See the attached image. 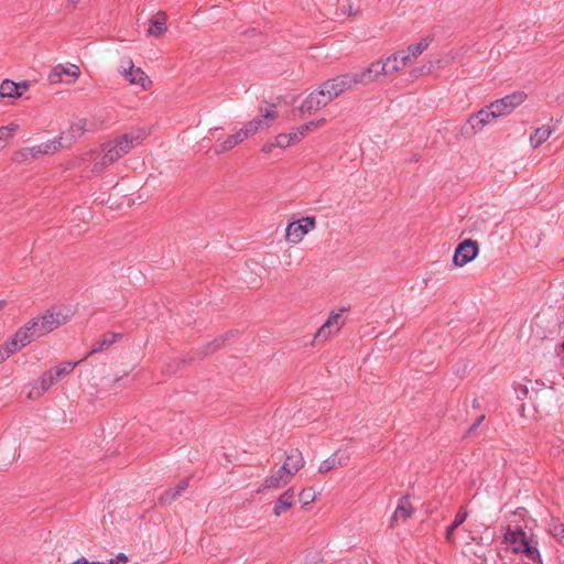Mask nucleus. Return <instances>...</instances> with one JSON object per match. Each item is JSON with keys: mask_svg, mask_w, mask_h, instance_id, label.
<instances>
[{"mask_svg": "<svg viewBox=\"0 0 564 564\" xmlns=\"http://www.w3.org/2000/svg\"><path fill=\"white\" fill-rule=\"evenodd\" d=\"M41 337L37 334L35 326H33L32 319L28 322L23 327H21L12 338L9 339L10 343H14L17 347V351L21 350L24 346L33 341L35 338Z\"/></svg>", "mask_w": 564, "mask_h": 564, "instance_id": "2eb2a0df", "label": "nucleus"}, {"mask_svg": "<svg viewBox=\"0 0 564 564\" xmlns=\"http://www.w3.org/2000/svg\"><path fill=\"white\" fill-rule=\"evenodd\" d=\"M288 137H289V141H290V144L294 143V142H299L300 141V138L299 135L296 134L295 131L293 132H290V133H286Z\"/></svg>", "mask_w": 564, "mask_h": 564, "instance_id": "8fccbe9b", "label": "nucleus"}, {"mask_svg": "<svg viewBox=\"0 0 564 564\" xmlns=\"http://www.w3.org/2000/svg\"><path fill=\"white\" fill-rule=\"evenodd\" d=\"M0 97L2 98H19L20 93L17 83L6 79L0 85Z\"/></svg>", "mask_w": 564, "mask_h": 564, "instance_id": "cd10ccee", "label": "nucleus"}, {"mask_svg": "<svg viewBox=\"0 0 564 564\" xmlns=\"http://www.w3.org/2000/svg\"><path fill=\"white\" fill-rule=\"evenodd\" d=\"M485 419V415H480L476 422L469 427V432H474L479 425L480 423L484 421Z\"/></svg>", "mask_w": 564, "mask_h": 564, "instance_id": "3c124183", "label": "nucleus"}, {"mask_svg": "<svg viewBox=\"0 0 564 564\" xmlns=\"http://www.w3.org/2000/svg\"><path fill=\"white\" fill-rule=\"evenodd\" d=\"M56 382L57 380L54 378L53 369H50L48 371L44 372L40 380L33 386L29 397H33V391L36 392V397H40Z\"/></svg>", "mask_w": 564, "mask_h": 564, "instance_id": "5701e85b", "label": "nucleus"}, {"mask_svg": "<svg viewBox=\"0 0 564 564\" xmlns=\"http://www.w3.org/2000/svg\"><path fill=\"white\" fill-rule=\"evenodd\" d=\"M338 466H343V462H337V456L332 455L321 463L318 471L325 474Z\"/></svg>", "mask_w": 564, "mask_h": 564, "instance_id": "f704fd0d", "label": "nucleus"}, {"mask_svg": "<svg viewBox=\"0 0 564 564\" xmlns=\"http://www.w3.org/2000/svg\"><path fill=\"white\" fill-rule=\"evenodd\" d=\"M30 155V148L23 149L14 154V161L24 162Z\"/></svg>", "mask_w": 564, "mask_h": 564, "instance_id": "37998d69", "label": "nucleus"}, {"mask_svg": "<svg viewBox=\"0 0 564 564\" xmlns=\"http://www.w3.org/2000/svg\"><path fill=\"white\" fill-rule=\"evenodd\" d=\"M118 73L131 85H139L142 89H147L152 83L140 67L134 66L132 58L129 56L121 58Z\"/></svg>", "mask_w": 564, "mask_h": 564, "instance_id": "7ed1b4c3", "label": "nucleus"}, {"mask_svg": "<svg viewBox=\"0 0 564 564\" xmlns=\"http://www.w3.org/2000/svg\"><path fill=\"white\" fill-rule=\"evenodd\" d=\"M68 8H75L79 0H66Z\"/></svg>", "mask_w": 564, "mask_h": 564, "instance_id": "864d4df0", "label": "nucleus"}, {"mask_svg": "<svg viewBox=\"0 0 564 564\" xmlns=\"http://www.w3.org/2000/svg\"><path fill=\"white\" fill-rule=\"evenodd\" d=\"M61 140H62V138L48 140L46 142H43L41 144L30 148V155L32 158H36L40 154H47V153L56 152L57 150H59L62 148Z\"/></svg>", "mask_w": 564, "mask_h": 564, "instance_id": "4be33fe9", "label": "nucleus"}, {"mask_svg": "<svg viewBox=\"0 0 564 564\" xmlns=\"http://www.w3.org/2000/svg\"><path fill=\"white\" fill-rule=\"evenodd\" d=\"M10 138V131L7 128H0V149L6 147L7 140Z\"/></svg>", "mask_w": 564, "mask_h": 564, "instance_id": "c03bdc74", "label": "nucleus"}, {"mask_svg": "<svg viewBox=\"0 0 564 564\" xmlns=\"http://www.w3.org/2000/svg\"><path fill=\"white\" fill-rule=\"evenodd\" d=\"M431 42L432 40L430 37H424L419 43L409 45L406 51L411 56L417 58L430 46Z\"/></svg>", "mask_w": 564, "mask_h": 564, "instance_id": "2f4dec72", "label": "nucleus"}, {"mask_svg": "<svg viewBox=\"0 0 564 564\" xmlns=\"http://www.w3.org/2000/svg\"><path fill=\"white\" fill-rule=\"evenodd\" d=\"M562 348H563V350H564V341H563V344H562Z\"/></svg>", "mask_w": 564, "mask_h": 564, "instance_id": "e2e57ef3", "label": "nucleus"}, {"mask_svg": "<svg viewBox=\"0 0 564 564\" xmlns=\"http://www.w3.org/2000/svg\"><path fill=\"white\" fill-rule=\"evenodd\" d=\"M524 560L522 564H543L541 554L535 545H530L522 553Z\"/></svg>", "mask_w": 564, "mask_h": 564, "instance_id": "c756f323", "label": "nucleus"}, {"mask_svg": "<svg viewBox=\"0 0 564 564\" xmlns=\"http://www.w3.org/2000/svg\"><path fill=\"white\" fill-rule=\"evenodd\" d=\"M17 352V347L14 343L6 341L2 346H0V364L8 359L11 355Z\"/></svg>", "mask_w": 564, "mask_h": 564, "instance_id": "c9c22d12", "label": "nucleus"}, {"mask_svg": "<svg viewBox=\"0 0 564 564\" xmlns=\"http://www.w3.org/2000/svg\"><path fill=\"white\" fill-rule=\"evenodd\" d=\"M356 85H368L370 83L381 82L383 78L389 77L383 58L371 63L368 67L359 73H351Z\"/></svg>", "mask_w": 564, "mask_h": 564, "instance_id": "423d86ee", "label": "nucleus"}, {"mask_svg": "<svg viewBox=\"0 0 564 564\" xmlns=\"http://www.w3.org/2000/svg\"><path fill=\"white\" fill-rule=\"evenodd\" d=\"M274 148H276V145H274V141L268 142L262 147L261 151L265 154H269L273 151Z\"/></svg>", "mask_w": 564, "mask_h": 564, "instance_id": "de8ad7c7", "label": "nucleus"}, {"mask_svg": "<svg viewBox=\"0 0 564 564\" xmlns=\"http://www.w3.org/2000/svg\"><path fill=\"white\" fill-rule=\"evenodd\" d=\"M122 337L120 333H107L102 336V339L97 341L88 352V356L94 355L96 352L108 349L111 345H113L118 339Z\"/></svg>", "mask_w": 564, "mask_h": 564, "instance_id": "393cba45", "label": "nucleus"}, {"mask_svg": "<svg viewBox=\"0 0 564 564\" xmlns=\"http://www.w3.org/2000/svg\"><path fill=\"white\" fill-rule=\"evenodd\" d=\"M498 118L499 117L494 113L490 106H486L478 112L470 115L467 120V124L469 126L471 133H478Z\"/></svg>", "mask_w": 564, "mask_h": 564, "instance_id": "9b49d317", "label": "nucleus"}, {"mask_svg": "<svg viewBox=\"0 0 564 564\" xmlns=\"http://www.w3.org/2000/svg\"><path fill=\"white\" fill-rule=\"evenodd\" d=\"M80 361H65L53 369L54 378L58 381L61 378L69 375Z\"/></svg>", "mask_w": 564, "mask_h": 564, "instance_id": "7c9ffc66", "label": "nucleus"}, {"mask_svg": "<svg viewBox=\"0 0 564 564\" xmlns=\"http://www.w3.org/2000/svg\"><path fill=\"white\" fill-rule=\"evenodd\" d=\"M144 139L142 131L135 133H126L102 144V155L94 163L91 171L99 173L108 165L115 163L120 158L129 153L134 147Z\"/></svg>", "mask_w": 564, "mask_h": 564, "instance_id": "f03ea898", "label": "nucleus"}, {"mask_svg": "<svg viewBox=\"0 0 564 564\" xmlns=\"http://www.w3.org/2000/svg\"><path fill=\"white\" fill-rule=\"evenodd\" d=\"M383 63L388 72V76H392L403 69L401 54L398 52L383 58Z\"/></svg>", "mask_w": 564, "mask_h": 564, "instance_id": "a878e982", "label": "nucleus"}, {"mask_svg": "<svg viewBox=\"0 0 564 564\" xmlns=\"http://www.w3.org/2000/svg\"><path fill=\"white\" fill-rule=\"evenodd\" d=\"M87 121L86 119H78L69 127L68 133L72 139L80 137L86 131Z\"/></svg>", "mask_w": 564, "mask_h": 564, "instance_id": "72a5a7b5", "label": "nucleus"}, {"mask_svg": "<svg viewBox=\"0 0 564 564\" xmlns=\"http://www.w3.org/2000/svg\"><path fill=\"white\" fill-rule=\"evenodd\" d=\"M294 498L295 494L292 488H289L280 495L273 508L274 516L280 517L282 513L288 511L294 505Z\"/></svg>", "mask_w": 564, "mask_h": 564, "instance_id": "412c9836", "label": "nucleus"}, {"mask_svg": "<svg viewBox=\"0 0 564 564\" xmlns=\"http://www.w3.org/2000/svg\"><path fill=\"white\" fill-rule=\"evenodd\" d=\"M235 139H237V141L240 143H242L245 140L251 138L253 135V133L251 132V130L249 129V127L247 126V123L240 128L239 130H237L235 133Z\"/></svg>", "mask_w": 564, "mask_h": 564, "instance_id": "4c0bfd02", "label": "nucleus"}, {"mask_svg": "<svg viewBox=\"0 0 564 564\" xmlns=\"http://www.w3.org/2000/svg\"><path fill=\"white\" fill-rule=\"evenodd\" d=\"M467 517H468V511L465 506H462L455 517V520L446 529L445 539L447 542H449V543L455 542L454 531L466 521Z\"/></svg>", "mask_w": 564, "mask_h": 564, "instance_id": "b1692460", "label": "nucleus"}, {"mask_svg": "<svg viewBox=\"0 0 564 564\" xmlns=\"http://www.w3.org/2000/svg\"><path fill=\"white\" fill-rule=\"evenodd\" d=\"M232 334L231 333H227L225 335H221L220 337L216 338L213 343H209L207 346H206V351H205V355L209 354V352H213L217 349H219L224 343L231 336Z\"/></svg>", "mask_w": 564, "mask_h": 564, "instance_id": "e433bc0d", "label": "nucleus"}, {"mask_svg": "<svg viewBox=\"0 0 564 564\" xmlns=\"http://www.w3.org/2000/svg\"><path fill=\"white\" fill-rule=\"evenodd\" d=\"M549 532L562 545H564V524L558 519L552 518L549 522Z\"/></svg>", "mask_w": 564, "mask_h": 564, "instance_id": "c85d7f7f", "label": "nucleus"}, {"mask_svg": "<svg viewBox=\"0 0 564 564\" xmlns=\"http://www.w3.org/2000/svg\"><path fill=\"white\" fill-rule=\"evenodd\" d=\"M316 227V218L306 216L291 221L285 229V239L293 245L301 242L304 236Z\"/></svg>", "mask_w": 564, "mask_h": 564, "instance_id": "20e7f679", "label": "nucleus"}, {"mask_svg": "<svg viewBox=\"0 0 564 564\" xmlns=\"http://www.w3.org/2000/svg\"><path fill=\"white\" fill-rule=\"evenodd\" d=\"M18 85V88H19V93H20V97L22 96V94L24 91H26L30 87V84L28 82H21V83H17Z\"/></svg>", "mask_w": 564, "mask_h": 564, "instance_id": "09e8293b", "label": "nucleus"}, {"mask_svg": "<svg viewBox=\"0 0 564 564\" xmlns=\"http://www.w3.org/2000/svg\"><path fill=\"white\" fill-rule=\"evenodd\" d=\"M2 306H3V304H2V302H0V310L2 308Z\"/></svg>", "mask_w": 564, "mask_h": 564, "instance_id": "680f3d73", "label": "nucleus"}, {"mask_svg": "<svg viewBox=\"0 0 564 564\" xmlns=\"http://www.w3.org/2000/svg\"><path fill=\"white\" fill-rule=\"evenodd\" d=\"M304 464L305 462L302 453L299 449L293 448L288 453L283 465L280 467L281 473L284 474L285 477H290L292 479V477L304 467Z\"/></svg>", "mask_w": 564, "mask_h": 564, "instance_id": "4468645a", "label": "nucleus"}, {"mask_svg": "<svg viewBox=\"0 0 564 564\" xmlns=\"http://www.w3.org/2000/svg\"><path fill=\"white\" fill-rule=\"evenodd\" d=\"M109 561H113L116 564L127 563L128 556L124 553H119L115 558H110Z\"/></svg>", "mask_w": 564, "mask_h": 564, "instance_id": "49530a36", "label": "nucleus"}, {"mask_svg": "<svg viewBox=\"0 0 564 564\" xmlns=\"http://www.w3.org/2000/svg\"><path fill=\"white\" fill-rule=\"evenodd\" d=\"M521 393H522V397H527L528 394V388L525 386H522L521 387Z\"/></svg>", "mask_w": 564, "mask_h": 564, "instance_id": "13d9d810", "label": "nucleus"}, {"mask_svg": "<svg viewBox=\"0 0 564 564\" xmlns=\"http://www.w3.org/2000/svg\"><path fill=\"white\" fill-rule=\"evenodd\" d=\"M505 542L508 543L514 553L522 554L531 542L527 538L525 532L521 528H508L505 533Z\"/></svg>", "mask_w": 564, "mask_h": 564, "instance_id": "ddd939ff", "label": "nucleus"}, {"mask_svg": "<svg viewBox=\"0 0 564 564\" xmlns=\"http://www.w3.org/2000/svg\"><path fill=\"white\" fill-rule=\"evenodd\" d=\"M525 97L527 95L524 93H514L492 101L489 106L494 110V113L500 118L510 115L525 100Z\"/></svg>", "mask_w": 564, "mask_h": 564, "instance_id": "1a4fd4ad", "label": "nucleus"}, {"mask_svg": "<svg viewBox=\"0 0 564 564\" xmlns=\"http://www.w3.org/2000/svg\"><path fill=\"white\" fill-rule=\"evenodd\" d=\"M557 99L564 102V94H563V95H561V96H558V98H557Z\"/></svg>", "mask_w": 564, "mask_h": 564, "instance_id": "bf43d9fd", "label": "nucleus"}, {"mask_svg": "<svg viewBox=\"0 0 564 564\" xmlns=\"http://www.w3.org/2000/svg\"><path fill=\"white\" fill-rule=\"evenodd\" d=\"M10 131V137L19 129V126L15 123H11L6 127Z\"/></svg>", "mask_w": 564, "mask_h": 564, "instance_id": "603ef678", "label": "nucleus"}, {"mask_svg": "<svg viewBox=\"0 0 564 564\" xmlns=\"http://www.w3.org/2000/svg\"><path fill=\"white\" fill-rule=\"evenodd\" d=\"M356 85H368L370 83L381 82L383 78L389 77L383 58L371 63L368 67L359 73H351Z\"/></svg>", "mask_w": 564, "mask_h": 564, "instance_id": "39448f33", "label": "nucleus"}, {"mask_svg": "<svg viewBox=\"0 0 564 564\" xmlns=\"http://www.w3.org/2000/svg\"><path fill=\"white\" fill-rule=\"evenodd\" d=\"M291 481L290 477H285L279 468L273 475L267 477L262 485L257 489V492H264L267 489H276L288 485Z\"/></svg>", "mask_w": 564, "mask_h": 564, "instance_id": "f3484780", "label": "nucleus"}, {"mask_svg": "<svg viewBox=\"0 0 564 564\" xmlns=\"http://www.w3.org/2000/svg\"><path fill=\"white\" fill-rule=\"evenodd\" d=\"M478 243L475 240L466 239L460 242L454 253L453 262L457 267H463L473 261L478 254Z\"/></svg>", "mask_w": 564, "mask_h": 564, "instance_id": "9d476101", "label": "nucleus"}, {"mask_svg": "<svg viewBox=\"0 0 564 564\" xmlns=\"http://www.w3.org/2000/svg\"><path fill=\"white\" fill-rule=\"evenodd\" d=\"M412 74H413L414 76H416V75H417V70H412Z\"/></svg>", "mask_w": 564, "mask_h": 564, "instance_id": "052dcab7", "label": "nucleus"}, {"mask_svg": "<svg viewBox=\"0 0 564 564\" xmlns=\"http://www.w3.org/2000/svg\"><path fill=\"white\" fill-rule=\"evenodd\" d=\"M325 119H319V120H316V121H310V122H306L304 123L303 126H301V129L305 132V134L310 131H312L313 129L322 126L325 123Z\"/></svg>", "mask_w": 564, "mask_h": 564, "instance_id": "a19ab883", "label": "nucleus"}, {"mask_svg": "<svg viewBox=\"0 0 564 564\" xmlns=\"http://www.w3.org/2000/svg\"><path fill=\"white\" fill-rule=\"evenodd\" d=\"M72 564H89V561L85 557H80Z\"/></svg>", "mask_w": 564, "mask_h": 564, "instance_id": "5fc2aeb1", "label": "nucleus"}, {"mask_svg": "<svg viewBox=\"0 0 564 564\" xmlns=\"http://www.w3.org/2000/svg\"><path fill=\"white\" fill-rule=\"evenodd\" d=\"M238 144H239V142L237 141V139H235V135L232 133V134H229L221 143H219L215 147V152H216V154H221V153L230 151Z\"/></svg>", "mask_w": 564, "mask_h": 564, "instance_id": "473e14b6", "label": "nucleus"}, {"mask_svg": "<svg viewBox=\"0 0 564 564\" xmlns=\"http://www.w3.org/2000/svg\"><path fill=\"white\" fill-rule=\"evenodd\" d=\"M64 75L78 78L80 75V68L75 64H58L50 72L48 80L51 84H58L63 80Z\"/></svg>", "mask_w": 564, "mask_h": 564, "instance_id": "dca6fc26", "label": "nucleus"}, {"mask_svg": "<svg viewBox=\"0 0 564 564\" xmlns=\"http://www.w3.org/2000/svg\"><path fill=\"white\" fill-rule=\"evenodd\" d=\"M278 118V110L274 105H270L265 109H261V115L247 122V126L253 135L260 131L271 127L272 122Z\"/></svg>", "mask_w": 564, "mask_h": 564, "instance_id": "f8f14e48", "label": "nucleus"}, {"mask_svg": "<svg viewBox=\"0 0 564 564\" xmlns=\"http://www.w3.org/2000/svg\"><path fill=\"white\" fill-rule=\"evenodd\" d=\"M274 145H276V148H281V149H285L288 147H290V141H289V137L286 133H281V134H278L274 139Z\"/></svg>", "mask_w": 564, "mask_h": 564, "instance_id": "ea45409f", "label": "nucleus"}, {"mask_svg": "<svg viewBox=\"0 0 564 564\" xmlns=\"http://www.w3.org/2000/svg\"><path fill=\"white\" fill-rule=\"evenodd\" d=\"M399 53L401 54V61H402L403 68H405L406 66L411 65L412 63H414L416 61V58L411 56V54L406 50L399 52Z\"/></svg>", "mask_w": 564, "mask_h": 564, "instance_id": "79ce46f5", "label": "nucleus"}, {"mask_svg": "<svg viewBox=\"0 0 564 564\" xmlns=\"http://www.w3.org/2000/svg\"><path fill=\"white\" fill-rule=\"evenodd\" d=\"M355 86L357 85L351 73L341 74L328 79L321 84L318 89L307 96L302 104L301 110L307 112L316 111L327 106L345 91L352 89Z\"/></svg>", "mask_w": 564, "mask_h": 564, "instance_id": "f257e3e1", "label": "nucleus"}, {"mask_svg": "<svg viewBox=\"0 0 564 564\" xmlns=\"http://www.w3.org/2000/svg\"><path fill=\"white\" fill-rule=\"evenodd\" d=\"M188 487V479H182L174 488L165 490L158 499L160 505H170L175 501Z\"/></svg>", "mask_w": 564, "mask_h": 564, "instance_id": "aec40b11", "label": "nucleus"}, {"mask_svg": "<svg viewBox=\"0 0 564 564\" xmlns=\"http://www.w3.org/2000/svg\"><path fill=\"white\" fill-rule=\"evenodd\" d=\"M167 15L164 11H159L152 19H150V28L148 29V35L159 37L163 35L166 28Z\"/></svg>", "mask_w": 564, "mask_h": 564, "instance_id": "6ab92c4d", "label": "nucleus"}, {"mask_svg": "<svg viewBox=\"0 0 564 564\" xmlns=\"http://www.w3.org/2000/svg\"><path fill=\"white\" fill-rule=\"evenodd\" d=\"M67 321V316L63 315L61 312L55 311H46L42 316L32 318L33 326L37 334L44 336L61 325L65 324Z\"/></svg>", "mask_w": 564, "mask_h": 564, "instance_id": "6e6552de", "label": "nucleus"}, {"mask_svg": "<svg viewBox=\"0 0 564 564\" xmlns=\"http://www.w3.org/2000/svg\"><path fill=\"white\" fill-rule=\"evenodd\" d=\"M333 456H337V462H343V466H346L349 460V455L346 452L338 451Z\"/></svg>", "mask_w": 564, "mask_h": 564, "instance_id": "a18cd8bd", "label": "nucleus"}, {"mask_svg": "<svg viewBox=\"0 0 564 564\" xmlns=\"http://www.w3.org/2000/svg\"><path fill=\"white\" fill-rule=\"evenodd\" d=\"M296 134L299 135L300 140L305 135V132L301 129V127H299L296 130H295Z\"/></svg>", "mask_w": 564, "mask_h": 564, "instance_id": "6e6d98bb", "label": "nucleus"}, {"mask_svg": "<svg viewBox=\"0 0 564 564\" xmlns=\"http://www.w3.org/2000/svg\"><path fill=\"white\" fill-rule=\"evenodd\" d=\"M413 514V508L410 502L409 496H403L391 517V522L397 523L399 521H405Z\"/></svg>", "mask_w": 564, "mask_h": 564, "instance_id": "a211bd4d", "label": "nucleus"}, {"mask_svg": "<svg viewBox=\"0 0 564 564\" xmlns=\"http://www.w3.org/2000/svg\"><path fill=\"white\" fill-rule=\"evenodd\" d=\"M345 308H340L338 312H332L326 319V322L318 328L315 334V341L325 343L332 336L339 333L340 328L345 324V318L343 317V313Z\"/></svg>", "mask_w": 564, "mask_h": 564, "instance_id": "0eeeda50", "label": "nucleus"}, {"mask_svg": "<svg viewBox=\"0 0 564 564\" xmlns=\"http://www.w3.org/2000/svg\"><path fill=\"white\" fill-rule=\"evenodd\" d=\"M89 564H116L113 561H108V562H90L89 561Z\"/></svg>", "mask_w": 564, "mask_h": 564, "instance_id": "4d7b16f0", "label": "nucleus"}, {"mask_svg": "<svg viewBox=\"0 0 564 564\" xmlns=\"http://www.w3.org/2000/svg\"><path fill=\"white\" fill-rule=\"evenodd\" d=\"M553 130L551 127H541L534 130L530 137V143L533 148H538L545 142L552 134Z\"/></svg>", "mask_w": 564, "mask_h": 564, "instance_id": "bb28decb", "label": "nucleus"}, {"mask_svg": "<svg viewBox=\"0 0 564 564\" xmlns=\"http://www.w3.org/2000/svg\"><path fill=\"white\" fill-rule=\"evenodd\" d=\"M300 500L303 505H308L315 500V492L310 489H303L300 492Z\"/></svg>", "mask_w": 564, "mask_h": 564, "instance_id": "58836bf2", "label": "nucleus"}]
</instances>
